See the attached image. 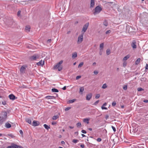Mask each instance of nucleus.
I'll use <instances>...</instances> for the list:
<instances>
[{
  "mask_svg": "<svg viewBox=\"0 0 148 148\" xmlns=\"http://www.w3.org/2000/svg\"><path fill=\"white\" fill-rule=\"evenodd\" d=\"M7 112L9 113L8 111L7 112L3 111L1 112L0 116V125L2 124L6 120Z\"/></svg>",
  "mask_w": 148,
  "mask_h": 148,
  "instance_id": "obj_1",
  "label": "nucleus"
},
{
  "mask_svg": "<svg viewBox=\"0 0 148 148\" xmlns=\"http://www.w3.org/2000/svg\"><path fill=\"white\" fill-rule=\"evenodd\" d=\"M63 62L62 60H61L57 64L54 66L53 68L54 69H58V70L59 71H61L62 69V66L61 64H62Z\"/></svg>",
  "mask_w": 148,
  "mask_h": 148,
  "instance_id": "obj_2",
  "label": "nucleus"
},
{
  "mask_svg": "<svg viewBox=\"0 0 148 148\" xmlns=\"http://www.w3.org/2000/svg\"><path fill=\"white\" fill-rule=\"evenodd\" d=\"M102 10L101 8L99 6H97L93 11V14L96 15L99 14Z\"/></svg>",
  "mask_w": 148,
  "mask_h": 148,
  "instance_id": "obj_3",
  "label": "nucleus"
},
{
  "mask_svg": "<svg viewBox=\"0 0 148 148\" xmlns=\"http://www.w3.org/2000/svg\"><path fill=\"white\" fill-rule=\"evenodd\" d=\"M27 66L26 65H23L20 68V72L22 74H23L25 73L26 70V69Z\"/></svg>",
  "mask_w": 148,
  "mask_h": 148,
  "instance_id": "obj_4",
  "label": "nucleus"
},
{
  "mask_svg": "<svg viewBox=\"0 0 148 148\" xmlns=\"http://www.w3.org/2000/svg\"><path fill=\"white\" fill-rule=\"evenodd\" d=\"M83 35L84 33H82L79 36L77 42L78 44H80L82 42L83 38Z\"/></svg>",
  "mask_w": 148,
  "mask_h": 148,
  "instance_id": "obj_5",
  "label": "nucleus"
},
{
  "mask_svg": "<svg viewBox=\"0 0 148 148\" xmlns=\"http://www.w3.org/2000/svg\"><path fill=\"white\" fill-rule=\"evenodd\" d=\"M7 148H23V147L21 146L12 143L11 144V146L7 147Z\"/></svg>",
  "mask_w": 148,
  "mask_h": 148,
  "instance_id": "obj_6",
  "label": "nucleus"
},
{
  "mask_svg": "<svg viewBox=\"0 0 148 148\" xmlns=\"http://www.w3.org/2000/svg\"><path fill=\"white\" fill-rule=\"evenodd\" d=\"M89 23H86L84 25V26L82 32H83V33H84L85 32L88 28V27L89 26Z\"/></svg>",
  "mask_w": 148,
  "mask_h": 148,
  "instance_id": "obj_7",
  "label": "nucleus"
},
{
  "mask_svg": "<svg viewBox=\"0 0 148 148\" xmlns=\"http://www.w3.org/2000/svg\"><path fill=\"white\" fill-rule=\"evenodd\" d=\"M39 58V56L38 55H34L30 57V59L31 60H35Z\"/></svg>",
  "mask_w": 148,
  "mask_h": 148,
  "instance_id": "obj_8",
  "label": "nucleus"
},
{
  "mask_svg": "<svg viewBox=\"0 0 148 148\" xmlns=\"http://www.w3.org/2000/svg\"><path fill=\"white\" fill-rule=\"evenodd\" d=\"M9 97L10 99L14 100L15 99H17V97H16L13 94H11L9 95Z\"/></svg>",
  "mask_w": 148,
  "mask_h": 148,
  "instance_id": "obj_9",
  "label": "nucleus"
},
{
  "mask_svg": "<svg viewBox=\"0 0 148 148\" xmlns=\"http://www.w3.org/2000/svg\"><path fill=\"white\" fill-rule=\"evenodd\" d=\"M136 42L135 40H133L132 41V43L131 44V46L133 49H136Z\"/></svg>",
  "mask_w": 148,
  "mask_h": 148,
  "instance_id": "obj_10",
  "label": "nucleus"
},
{
  "mask_svg": "<svg viewBox=\"0 0 148 148\" xmlns=\"http://www.w3.org/2000/svg\"><path fill=\"white\" fill-rule=\"evenodd\" d=\"M44 63L45 62L44 61L41 60L39 62L37 63V64L38 66H43L44 64Z\"/></svg>",
  "mask_w": 148,
  "mask_h": 148,
  "instance_id": "obj_11",
  "label": "nucleus"
},
{
  "mask_svg": "<svg viewBox=\"0 0 148 148\" xmlns=\"http://www.w3.org/2000/svg\"><path fill=\"white\" fill-rule=\"evenodd\" d=\"M39 124V122L37 121H34L32 123V125L35 126H38Z\"/></svg>",
  "mask_w": 148,
  "mask_h": 148,
  "instance_id": "obj_12",
  "label": "nucleus"
},
{
  "mask_svg": "<svg viewBox=\"0 0 148 148\" xmlns=\"http://www.w3.org/2000/svg\"><path fill=\"white\" fill-rule=\"evenodd\" d=\"M92 97V94L91 93H90L86 95V99L87 100L89 101Z\"/></svg>",
  "mask_w": 148,
  "mask_h": 148,
  "instance_id": "obj_13",
  "label": "nucleus"
},
{
  "mask_svg": "<svg viewBox=\"0 0 148 148\" xmlns=\"http://www.w3.org/2000/svg\"><path fill=\"white\" fill-rule=\"evenodd\" d=\"M95 0H91L90 4V8H93L95 5Z\"/></svg>",
  "mask_w": 148,
  "mask_h": 148,
  "instance_id": "obj_14",
  "label": "nucleus"
},
{
  "mask_svg": "<svg viewBox=\"0 0 148 148\" xmlns=\"http://www.w3.org/2000/svg\"><path fill=\"white\" fill-rule=\"evenodd\" d=\"M5 126L7 128H9L11 127V125L8 122H7L5 123Z\"/></svg>",
  "mask_w": 148,
  "mask_h": 148,
  "instance_id": "obj_15",
  "label": "nucleus"
},
{
  "mask_svg": "<svg viewBox=\"0 0 148 148\" xmlns=\"http://www.w3.org/2000/svg\"><path fill=\"white\" fill-rule=\"evenodd\" d=\"M76 100V99H73L72 100H69L68 102L67 103H72L74 102H75Z\"/></svg>",
  "mask_w": 148,
  "mask_h": 148,
  "instance_id": "obj_16",
  "label": "nucleus"
},
{
  "mask_svg": "<svg viewBox=\"0 0 148 148\" xmlns=\"http://www.w3.org/2000/svg\"><path fill=\"white\" fill-rule=\"evenodd\" d=\"M84 90V87H80L79 89V93H81V94H82L83 93V92Z\"/></svg>",
  "mask_w": 148,
  "mask_h": 148,
  "instance_id": "obj_17",
  "label": "nucleus"
},
{
  "mask_svg": "<svg viewBox=\"0 0 148 148\" xmlns=\"http://www.w3.org/2000/svg\"><path fill=\"white\" fill-rule=\"evenodd\" d=\"M90 119H89L88 118H85L84 119H83V121L84 123H86L87 124H88L89 123V121Z\"/></svg>",
  "mask_w": 148,
  "mask_h": 148,
  "instance_id": "obj_18",
  "label": "nucleus"
},
{
  "mask_svg": "<svg viewBox=\"0 0 148 148\" xmlns=\"http://www.w3.org/2000/svg\"><path fill=\"white\" fill-rule=\"evenodd\" d=\"M107 105V103H105L103 105V106L101 107V109L102 110L105 109V110H107L108 108H106L104 107L105 106H106Z\"/></svg>",
  "mask_w": 148,
  "mask_h": 148,
  "instance_id": "obj_19",
  "label": "nucleus"
},
{
  "mask_svg": "<svg viewBox=\"0 0 148 148\" xmlns=\"http://www.w3.org/2000/svg\"><path fill=\"white\" fill-rule=\"evenodd\" d=\"M30 26L29 25H27L26 26L25 29L26 32H29L30 31Z\"/></svg>",
  "mask_w": 148,
  "mask_h": 148,
  "instance_id": "obj_20",
  "label": "nucleus"
},
{
  "mask_svg": "<svg viewBox=\"0 0 148 148\" xmlns=\"http://www.w3.org/2000/svg\"><path fill=\"white\" fill-rule=\"evenodd\" d=\"M130 55H127L126 56H125L123 58V60L125 61L127 60L130 57Z\"/></svg>",
  "mask_w": 148,
  "mask_h": 148,
  "instance_id": "obj_21",
  "label": "nucleus"
},
{
  "mask_svg": "<svg viewBox=\"0 0 148 148\" xmlns=\"http://www.w3.org/2000/svg\"><path fill=\"white\" fill-rule=\"evenodd\" d=\"M45 98L47 99H52L54 98V97L53 96H47Z\"/></svg>",
  "mask_w": 148,
  "mask_h": 148,
  "instance_id": "obj_22",
  "label": "nucleus"
},
{
  "mask_svg": "<svg viewBox=\"0 0 148 148\" xmlns=\"http://www.w3.org/2000/svg\"><path fill=\"white\" fill-rule=\"evenodd\" d=\"M104 47V43H102L100 45V50H102Z\"/></svg>",
  "mask_w": 148,
  "mask_h": 148,
  "instance_id": "obj_23",
  "label": "nucleus"
},
{
  "mask_svg": "<svg viewBox=\"0 0 148 148\" xmlns=\"http://www.w3.org/2000/svg\"><path fill=\"white\" fill-rule=\"evenodd\" d=\"M26 121L29 124H31L32 123V121L29 118H26L25 119Z\"/></svg>",
  "mask_w": 148,
  "mask_h": 148,
  "instance_id": "obj_24",
  "label": "nucleus"
},
{
  "mask_svg": "<svg viewBox=\"0 0 148 148\" xmlns=\"http://www.w3.org/2000/svg\"><path fill=\"white\" fill-rule=\"evenodd\" d=\"M77 56V53L76 52H75L72 54V57L73 58H76Z\"/></svg>",
  "mask_w": 148,
  "mask_h": 148,
  "instance_id": "obj_25",
  "label": "nucleus"
},
{
  "mask_svg": "<svg viewBox=\"0 0 148 148\" xmlns=\"http://www.w3.org/2000/svg\"><path fill=\"white\" fill-rule=\"evenodd\" d=\"M140 58H138L135 61V64L136 65L140 63Z\"/></svg>",
  "mask_w": 148,
  "mask_h": 148,
  "instance_id": "obj_26",
  "label": "nucleus"
},
{
  "mask_svg": "<svg viewBox=\"0 0 148 148\" xmlns=\"http://www.w3.org/2000/svg\"><path fill=\"white\" fill-rule=\"evenodd\" d=\"M103 24L106 26H107L108 25V23L107 21L106 20H104L103 22Z\"/></svg>",
  "mask_w": 148,
  "mask_h": 148,
  "instance_id": "obj_27",
  "label": "nucleus"
},
{
  "mask_svg": "<svg viewBox=\"0 0 148 148\" xmlns=\"http://www.w3.org/2000/svg\"><path fill=\"white\" fill-rule=\"evenodd\" d=\"M59 116L58 115H55L54 116L52 117V119L53 120H55L57 119H58L59 118Z\"/></svg>",
  "mask_w": 148,
  "mask_h": 148,
  "instance_id": "obj_28",
  "label": "nucleus"
},
{
  "mask_svg": "<svg viewBox=\"0 0 148 148\" xmlns=\"http://www.w3.org/2000/svg\"><path fill=\"white\" fill-rule=\"evenodd\" d=\"M51 91L52 92H58L59 91L57 89L55 88H53L52 89Z\"/></svg>",
  "mask_w": 148,
  "mask_h": 148,
  "instance_id": "obj_29",
  "label": "nucleus"
},
{
  "mask_svg": "<svg viewBox=\"0 0 148 148\" xmlns=\"http://www.w3.org/2000/svg\"><path fill=\"white\" fill-rule=\"evenodd\" d=\"M43 126L47 130H48L50 128L49 126L46 124H44Z\"/></svg>",
  "mask_w": 148,
  "mask_h": 148,
  "instance_id": "obj_30",
  "label": "nucleus"
},
{
  "mask_svg": "<svg viewBox=\"0 0 148 148\" xmlns=\"http://www.w3.org/2000/svg\"><path fill=\"white\" fill-rule=\"evenodd\" d=\"M107 84H103L102 86V88L103 89H105L107 88Z\"/></svg>",
  "mask_w": 148,
  "mask_h": 148,
  "instance_id": "obj_31",
  "label": "nucleus"
},
{
  "mask_svg": "<svg viewBox=\"0 0 148 148\" xmlns=\"http://www.w3.org/2000/svg\"><path fill=\"white\" fill-rule=\"evenodd\" d=\"M30 1V0H29L28 1H21V2H23V3H22V4L25 5L27 4L28 2H29V1Z\"/></svg>",
  "mask_w": 148,
  "mask_h": 148,
  "instance_id": "obj_32",
  "label": "nucleus"
},
{
  "mask_svg": "<svg viewBox=\"0 0 148 148\" xmlns=\"http://www.w3.org/2000/svg\"><path fill=\"white\" fill-rule=\"evenodd\" d=\"M77 126L78 127H80L81 126V124L80 122H78L76 124Z\"/></svg>",
  "mask_w": 148,
  "mask_h": 148,
  "instance_id": "obj_33",
  "label": "nucleus"
},
{
  "mask_svg": "<svg viewBox=\"0 0 148 148\" xmlns=\"http://www.w3.org/2000/svg\"><path fill=\"white\" fill-rule=\"evenodd\" d=\"M110 53V50L109 49H107L106 50V54L107 55H109Z\"/></svg>",
  "mask_w": 148,
  "mask_h": 148,
  "instance_id": "obj_34",
  "label": "nucleus"
},
{
  "mask_svg": "<svg viewBox=\"0 0 148 148\" xmlns=\"http://www.w3.org/2000/svg\"><path fill=\"white\" fill-rule=\"evenodd\" d=\"M84 64V62H81L80 63L78 67L80 68L82 67Z\"/></svg>",
  "mask_w": 148,
  "mask_h": 148,
  "instance_id": "obj_35",
  "label": "nucleus"
},
{
  "mask_svg": "<svg viewBox=\"0 0 148 148\" xmlns=\"http://www.w3.org/2000/svg\"><path fill=\"white\" fill-rule=\"evenodd\" d=\"M100 97L99 94H97L95 95V98L97 99H98Z\"/></svg>",
  "mask_w": 148,
  "mask_h": 148,
  "instance_id": "obj_36",
  "label": "nucleus"
},
{
  "mask_svg": "<svg viewBox=\"0 0 148 148\" xmlns=\"http://www.w3.org/2000/svg\"><path fill=\"white\" fill-rule=\"evenodd\" d=\"M137 90H138V91H141L142 90H143L144 89L141 88H138L137 89Z\"/></svg>",
  "mask_w": 148,
  "mask_h": 148,
  "instance_id": "obj_37",
  "label": "nucleus"
},
{
  "mask_svg": "<svg viewBox=\"0 0 148 148\" xmlns=\"http://www.w3.org/2000/svg\"><path fill=\"white\" fill-rule=\"evenodd\" d=\"M116 104V103L115 101H114L112 103V106L114 107Z\"/></svg>",
  "mask_w": 148,
  "mask_h": 148,
  "instance_id": "obj_38",
  "label": "nucleus"
},
{
  "mask_svg": "<svg viewBox=\"0 0 148 148\" xmlns=\"http://www.w3.org/2000/svg\"><path fill=\"white\" fill-rule=\"evenodd\" d=\"M123 88L125 90H126L127 89V85H124L123 86Z\"/></svg>",
  "mask_w": 148,
  "mask_h": 148,
  "instance_id": "obj_39",
  "label": "nucleus"
},
{
  "mask_svg": "<svg viewBox=\"0 0 148 148\" xmlns=\"http://www.w3.org/2000/svg\"><path fill=\"white\" fill-rule=\"evenodd\" d=\"M78 141V140L77 139H73L72 142L74 143H76Z\"/></svg>",
  "mask_w": 148,
  "mask_h": 148,
  "instance_id": "obj_40",
  "label": "nucleus"
},
{
  "mask_svg": "<svg viewBox=\"0 0 148 148\" xmlns=\"http://www.w3.org/2000/svg\"><path fill=\"white\" fill-rule=\"evenodd\" d=\"M111 32V31L110 30H109L108 31H107L106 32V34H109Z\"/></svg>",
  "mask_w": 148,
  "mask_h": 148,
  "instance_id": "obj_41",
  "label": "nucleus"
},
{
  "mask_svg": "<svg viewBox=\"0 0 148 148\" xmlns=\"http://www.w3.org/2000/svg\"><path fill=\"white\" fill-rule=\"evenodd\" d=\"M99 102V100H98L97 101H96L95 102L94 104V105H97V104Z\"/></svg>",
  "mask_w": 148,
  "mask_h": 148,
  "instance_id": "obj_42",
  "label": "nucleus"
},
{
  "mask_svg": "<svg viewBox=\"0 0 148 148\" xmlns=\"http://www.w3.org/2000/svg\"><path fill=\"white\" fill-rule=\"evenodd\" d=\"M127 63L125 61L123 62V66L124 67H125L126 66Z\"/></svg>",
  "mask_w": 148,
  "mask_h": 148,
  "instance_id": "obj_43",
  "label": "nucleus"
},
{
  "mask_svg": "<svg viewBox=\"0 0 148 148\" xmlns=\"http://www.w3.org/2000/svg\"><path fill=\"white\" fill-rule=\"evenodd\" d=\"M8 136L10 137H11V138H14V135H13L12 134H8Z\"/></svg>",
  "mask_w": 148,
  "mask_h": 148,
  "instance_id": "obj_44",
  "label": "nucleus"
},
{
  "mask_svg": "<svg viewBox=\"0 0 148 148\" xmlns=\"http://www.w3.org/2000/svg\"><path fill=\"white\" fill-rule=\"evenodd\" d=\"M71 108L70 107H68L65 109V111H67L69 110V109H71Z\"/></svg>",
  "mask_w": 148,
  "mask_h": 148,
  "instance_id": "obj_45",
  "label": "nucleus"
},
{
  "mask_svg": "<svg viewBox=\"0 0 148 148\" xmlns=\"http://www.w3.org/2000/svg\"><path fill=\"white\" fill-rule=\"evenodd\" d=\"M112 129L113 130L114 132H115L116 131V129L115 128V127H114L113 126H112Z\"/></svg>",
  "mask_w": 148,
  "mask_h": 148,
  "instance_id": "obj_46",
  "label": "nucleus"
},
{
  "mask_svg": "<svg viewBox=\"0 0 148 148\" xmlns=\"http://www.w3.org/2000/svg\"><path fill=\"white\" fill-rule=\"evenodd\" d=\"M81 77V76H78L76 77V80L78 79H80Z\"/></svg>",
  "mask_w": 148,
  "mask_h": 148,
  "instance_id": "obj_47",
  "label": "nucleus"
},
{
  "mask_svg": "<svg viewBox=\"0 0 148 148\" xmlns=\"http://www.w3.org/2000/svg\"><path fill=\"white\" fill-rule=\"evenodd\" d=\"M130 29V27L129 26H126V31L128 32H129V30H128V29Z\"/></svg>",
  "mask_w": 148,
  "mask_h": 148,
  "instance_id": "obj_48",
  "label": "nucleus"
},
{
  "mask_svg": "<svg viewBox=\"0 0 148 148\" xmlns=\"http://www.w3.org/2000/svg\"><path fill=\"white\" fill-rule=\"evenodd\" d=\"M81 132L82 133L84 134H86V131L84 130H82L81 131Z\"/></svg>",
  "mask_w": 148,
  "mask_h": 148,
  "instance_id": "obj_49",
  "label": "nucleus"
},
{
  "mask_svg": "<svg viewBox=\"0 0 148 148\" xmlns=\"http://www.w3.org/2000/svg\"><path fill=\"white\" fill-rule=\"evenodd\" d=\"M101 140V139L100 138H98L97 139V141L98 142H100Z\"/></svg>",
  "mask_w": 148,
  "mask_h": 148,
  "instance_id": "obj_50",
  "label": "nucleus"
},
{
  "mask_svg": "<svg viewBox=\"0 0 148 148\" xmlns=\"http://www.w3.org/2000/svg\"><path fill=\"white\" fill-rule=\"evenodd\" d=\"M109 117V116L108 114H107L106 115V116H105V118L106 119V120L107 119H108V118Z\"/></svg>",
  "mask_w": 148,
  "mask_h": 148,
  "instance_id": "obj_51",
  "label": "nucleus"
},
{
  "mask_svg": "<svg viewBox=\"0 0 148 148\" xmlns=\"http://www.w3.org/2000/svg\"><path fill=\"white\" fill-rule=\"evenodd\" d=\"M51 39H49L47 40V43H49L51 42Z\"/></svg>",
  "mask_w": 148,
  "mask_h": 148,
  "instance_id": "obj_52",
  "label": "nucleus"
},
{
  "mask_svg": "<svg viewBox=\"0 0 148 148\" xmlns=\"http://www.w3.org/2000/svg\"><path fill=\"white\" fill-rule=\"evenodd\" d=\"M145 69H146L148 70V64H146L145 67Z\"/></svg>",
  "mask_w": 148,
  "mask_h": 148,
  "instance_id": "obj_53",
  "label": "nucleus"
},
{
  "mask_svg": "<svg viewBox=\"0 0 148 148\" xmlns=\"http://www.w3.org/2000/svg\"><path fill=\"white\" fill-rule=\"evenodd\" d=\"M57 123L55 121H53L52 122V124L53 125H55Z\"/></svg>",
  "mask_w": 148,
  "mask_h": 148,
  "instance_id": "obj_54",
  "label": "nucleus"
},
{
  "mask_svg": "<svg viewBox=\"0 0 148 148\" xmlns=\"http://www.w3.org/2000/svg\"><path fill=\"white\" fill-rule=\"evenodd\" d=\"M94 73L95 75H97L98 74V72L96 71H94Z\"/></svg>",
  "mask_w": 148,
  "mask_h": 148,
  "instance_id": "obj_55",
  "label": "nucleus"
},
{
  "mask_svg": "<svg viewBox=\"0 0 148 148\" xmlns=\"http://www.w3.org/2000/svg\"><path fill=\"white\" fill-rule=\"evenodd\" d=\"M80 146L82 148H83L84 147V144H81Z\"/></svg>",
  "mask_w": 148,
  "mask_h": 148,
  "instance_id": "obj_56",
  "label": "nucleus"
},
{
  "mask_svg": "<svg viewBox=\"0 0 148 148\" xmlns=\"http://www.w3.org/2000/svg\"><path fill=\"white\" fill-rule=\"evenodd\" d=\"M21 12L20 11H18V13H17V15L18 16H19Z\"/></svg>",
  "mask_w": 148,
  "mask_h": 148,
  "instance_id": "obj_57",
  "label": "nucleus"
},
{
  "mask_svg": "<svg viewBox=\"0 0 148 148\" xmlns=\"http://www.w3.org/2000/svg\"><path fill=\"white\" fill-rule=\"evenodd\" d=\"M99 54L100 55H101L102 54V50H100Z\"/></svg>",
  "mask_w": 148,
  "mask_h": 148,
  "instance_id": "obj_58",
  "label": "nucleus"
},
{
  "mask_svg": "<svg viewBox=\"0 0 148 148\" xmlns=\"http://www.w3.org/2000/svg\"><path fill=\"white\" fill-rule=\"evenodd\" d=\"M143 102L145 103H148V100H144L143 101Z\"/></svg>",
  "mask_w": 148,
  "mask_h": 148,
  "instance_id": "obj_59",
  "label": "nucleus"
},
{
  "mask_svg": "<svg viewBox=\"0 0 148 148\" xmlns=\"http://www.w3.org/2000/svg\"><path fill=\"white\" fill-rule=\"evenodd\" d=\"M62 89L63 90H65L66 89V86H65Z\"/></svg>",
  "mask_w": 148,
  "mask_h": 148,
  "instance_id": "obj_60",
  "label": "nucleus"
},
{
  "mask_svg": "<svg viewBox=\"0 0 148 148\" xmlns=\"http://www.w3.org/2000/svg\"><path fill=\"white\" fill-rule=\"evenodd\" d=\"M74 133L75 134H76V135H77L78 134V132H75Z\"/></svg>",
  "mask_w": 148,
  "mask_h": 148,
  "instance_id": "obj_61",
  "label": "nucleus"
},
{
  "mask_svg": "<svg viewBox=\"0 0 148 148\" xmlns=\"http://www.w3.org/2000/svg\"><path fill=\"white\" fill-rule=\"evenodd\" d=\"M2 104L3 105H5V104H6V102H5V101L3 102H2Z\"/></svg>",
  "mask_w": 148,
  "mask_h": 148,
  "instance_id": "obj_62",
  "label": "nucleus"
},
{
  "mask_svg": "<svg viewBox=\"0 0 148 148\" xmlns=\"http://www.w3.org/2000/svg\"><path fill=\"white\" fill-rule=\"evenodd\" d=\"M20 133L21 134H23V132L21 130H20L19 131Z\"/></svg>",
  "mask_w": 148,
  "mask_h": 148,
  "instance_id": "obj_63",
  "label": "nucleus"
},
{
  "mask_svg": "<svg viewBox=\"0 0 148 148\" xmlns=\"http://www.w3.org/2000/svg\"><path fill=\"white\" fill-rule=\"evenodd\" d=\"M82 137H85L86 136L85 135H84V134H82Z\"/></svg>",
  "mask_w": 148,
  "mask_h": 148,
  "instance_id": "obj_64",
  "label": "nucleus"
}]
</instances>
